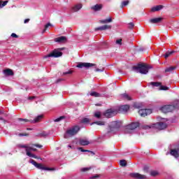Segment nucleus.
Returning a JSON list of instances; mask_svg holds the SVG:
<instances>
[{
  "instance_id": "obj_1",
  "label": "nucleus",
  "mask_w": 179,
  "mask_h": 179,
  "mask_svg": "<svg viewBox=\"0 0 179 179\" xmlns=\"http://www.w3.org/2000/svg\"><path fill=\"white\" fill-rule=\"evenodd\" d=\"M152 66L148 64H139L137 66H133V71L137 73H141L142 75H147Z\"/></svg>"
},
{
  "instance_id": "obj_2",
  "label": "nucleus",
  "mask_w": 179,
  "mask_h": 179,
  "mask_svg": "<svg viewBox=\"0 0 179 179\" xmlns=\"http://www.w3.org/2000/svg\"><path fill=\"white\" fill-rule=\"evenodd\" d=\"M80 131V127L78 125H76L70 129H68L64 134V138L68 139V138H71L72 136H75L76 134H78Z\"/></svg>"
},
{
  "instance_id": "obj_3",
  "label": "nucleus",
  "mask_w": 179,
  "mask_h": 179,
  "mask_svg": "<svg viewBox=\"0 0 179 179\" xmlns=\"http://www.w3.org/2000/svg\"><path fill=\"white\" fill-rule=\"evenodd\" d=\"M43 115H39L34 118V120H27L23 118H18V121H20L22 125H24L26 122H30L31 124H36V122H40L41 120H43Z\"/></svg>"
},
{
  "instance_id": "obj_4",
  "label": "nucleus",
  "mask_w": 179,
  "mask_h": 179,
  "mask_svg": "<svg viewBox=\"0 0 179 179\" xmlns=\"http://www.w3.org/2000/svg\"><path fill=\"white\" fill-rule=\"evenodd\" d=\"M143 129H150V128H155L156 129H166L167 128V124L163 122H157L153 124L152 126L150 125H144L143 127Z\"/></svg>"
},
{
  "instance_id": "obj_5",
  "label": "nucleus",
  "mask_w": 179,
  "mask_h": 179,
  "mask_svg": "<svg viewBox=\"0 0 179 179\" xmlns=\"http://www.w3.org/2000/svg\"><path fill=\"white\" fill-rule=\"evenodd\" d=\"M121 127V122L120 121H114L110 123L109 124V129L108 130V132H112L114 134L115 132V129H118Z\"/></svg>"
},
{
  "instance_id": "obj_6",
  "label": "nucleus",
  "mask_w": 179,
  "mask_h": 179,
  "mask_svg": "<svg viewBox=\"0 0 179 179\" xmlns=\"http://www.w3.org/2000/svg\"><path fill=\"white\" fill-rule=\"evenodd\" d=\"M29 163H31V164H33V166H34L35 167H36V169H38L39 170H45L48 171H52V170H54V169L45 167L41 164H37V162H36V161H34V159H31L29 161Z\"/></svg>"
},
{
  "instance_id": "obj_7",
  "label": "nucleus",
  "mask_w": 179,
  "mask_h": 179,
  "mask_svg": "<svg viewBox=\"0 0 179 179\" xmlns=\"http://www.w3.org/2000/svg\"><path fill=\"white\" fill-rule=\"evenodd\" d=\"M177 108V106L174 105H166L160 108V110L162 113H171V111H174Z\"/></svg>"
},
{
  "instance_id": "obj_8",
  "label": "nucleus",
  "mask_w": 179,
  "mask_h": 179,
  "mask_svg": "<svg viewBox=\"0 0 179 179\" xmlns=\"http://www.w3.org/2000/svg\"><path fill=\"white\" fill-rule=\"evenodd\" d=\"M139 127V122H133L126 126L125 132L126 134L129 133V131H134Z\"/></svg>"
},
{
  "instance_id": "obj_9",
  "label": "nucleus",
  "mask_w": 179,
  "mask_h": 179,
  "mask_svg": "<svg viewBox=\"0 0 179 179\" xmlns=\"http://www.w3.org/2000/svg\"><path fill=\"white\" fill-rule=\"evenodd\" d=\"M170 155L176 159L177 157H179V143L175 145L174 148L171 149Z\"/></svg>"
},
{
  "instance_id": "obj_10",
  "label": "nucleus",
  "mask_w": 179,
  "mask_h": 179,
  "mask_svg": "<svg viewBox=\"0 0 179 179\" xmlns=\"http://www.w3.org/2000/svg\"><path fill=\"white\" fill-rule=\"evenodd\" d=\"M117 114V110H115L114 109H108L104 113V116L106 118H111V117H114Z\"/></svg>"
},
{
  "instance_id": "obj_11",
  "label": "nucleus",
  "mask_w": 179,
  "mask_h": 179,
  "mask_svg": "<svg viewBox=\"0 0 179 179\" xmlns=\"http://www.w3.org/2000/svg\"><path fill=\"white\" fill-rule=\"evenodd\" d=\"M62 56V52H59L58 50H54L52 53L45 56V58H50L51 57H53L54 58H58Z\"/></svg>"
},
{
  "instance_id": "obj_12",
  "label": "nucleus",
  "mask_w": 179,
  "mask_h": 179,
  "mask_svg": "<svg viewBox=\"0 0 179 179\" xmlns=\"http://www.w3.org/2000/svg\"><path fill=\"white\" fill-rule=\"evenodd\" d=\"M138 114L141 117H146L147 115L152 114V109H141L138 110Z\"/></svg>"
},
{
  "instance_id": "obj_13",
  "label": "nucleus",
  "mask_w": 179,
  "mask_h": 179,
  "mask_svg": "<svg viewBox=\"0 0 179 179\" xmlns=\"http://www.w3.org/2000/svg\"><path fill=\"white\" fill-rule=\"evenodd\" d=\"M92 66H96V64L92 63H80L77 65V68H90Z\"/></svg>"
},
{
  "instance_id": "obj_14",
  "label": "nucleus",
  "mask_w": 179,
  "mask_h": 179,
  "mask_svg": "<svg viewBox=\"0 0 179 179\" xmlns=\"http://www.w3.org/2000/svg\"><path fill=\"white\" fill-rule=\"evenodd\" d=\"M130 176H131L133 178H138V179H145V178H146V176L141 175V174L138 173H130Z\"/></svg>"
},
{
  "instance_id": "obj_15",
  "label": "nucleus",
  "mask_w": 179,
  "mask_h": 179,
  "mask_svg": "<svg viewBox=\"0 0 179 179\" xmlns=\"http://www.w3.org/2000/svg\"><path fill=\"white\" fill-rule=\"evenodd\" d=\"M78 143L81 146H87V145H90V141L86 138H80Z\"/></svg>"
},
{
  "instance_id": "obj_16",
  "label": "nucleus",
  "mask_w": 179,
  "mask_h": 179,
  "mask_svg": "<svg viewBox=\"0 0 179 179\" xmlns=\"http://www.w3.org/2000/svg\"><path fill=\"white\" fill-rule=\"evenodd\" d=\"M18 148H22L24 149H25V150L27 151V148H30L31 149L29 150V152H30V150H33L34 152H36L37 150L36 148H33V147L30 145H22V144H20L18 145Z\"/></svg>"
},
{
  "instance_id": "obj_17",
  "label": "nucleus",
  "mask_w": 179,
  "mask_h": 179,
  "mask_svg": "<svg viewBox=\"0 0 179 179\" xmlns=\"http://www.w3.org/2000/svg\"><path fill=\"white\" fill-rule=\"evenodd\" d=\"M55 43H66L67 38H66V36H60L55 38Z\"/></svg>"
},
{
  "instance_id": "obj_18",
  "label": "nucleus",
  "mask_w": 179,
  "mask_h": 179,
  "mask_svg": "<svg viewBox=\"0 0 179 179\" xmlns=\"http://www.w3.org/2000/svg\"><path fill=\"white\" fill-rule=\"evenodd\" d=\"M3 73L5 76H13V71L10 69H6L3 71Z\"/></svg>"
},
{
  "instance_id": "obj_19",
  "label": "nucleus",
  "mask_w": 179,
  "mask_h": 179,
  "mask_svg": "<svg viewBox=\"0 0 179 179\" xmlns=\"http://www.w3.org/2000/svg\"><path fill=\"white\" fill-rule=\"evenodd\" d=\"M29 149H31V148L30 147H27V155L29 156V157H33L34 159H38L41 160V158L40 157H38L36 155L31 154L30 152H29Z\"/></svg>"
},
{
  "instance_id": "obj_20",
  "label": "nucleus",
  "mask_w": 179,
  "mask_h": 179,
  "mask_svg": "<svg viewBox=\"0 0 179 179\" xmlns=\"http://www.w3.org/2000/svg\"><path fill=\"white\" fill-rule=\"evenodd\" d=\"M91 9H92V10H94L95 12L101 10V9H103V5L96 4L95 6H93L92 7H91Z\"/></svg>"
},
{
  "instance_id": "obj_21",
  "label": "nucleus",
  "mask_w": 179,
  "mask_h": 179,
  "mask_svg": "<svg viewBox=\"0 0 179 179\" xmlns=\"http://www.w3.org/2000/svg\"><path fill=\"white\" fill-rule=\"evenodd\" d=\"M128 110H129V106L128 105H123L119 108V111H121L122 113H127Z\"/></svg>"
},
{
  "instance_id": "obj_22",
  "label": "nucleus",
  "mask_w": 179,
  "mask_h": 179,
  "mask_svg": "<svg viewBox=\"0 0 179 179\" xmlns=\"http://www.w3.org/2000/svg\"><path fill=\"white\" fill-rule=\"evenodd\" d=\"M163 9V6L162 5H158L156 6H154L151 8V12H157L159 10H162Z\"/></svg>"
},
{
  "instance_id": "obj_23",
  "label": "nucleus",
  "mask_w": 179,
  "mask_h": 179,
  "mask_svg": "<svg viewBox=\"0 0 179 179\" xmlns=\"http://www.w3.org/2000/svg\"><path fill=\"white\" fill-rule=\"evenodd\" d=\"M83 6L82 3L76 4L73 7V12H78V10H80Z\"/></svg>"
},
{
  "instance_id": "obj_24",
  "label": "nucleus",
  "mask_w": 179,
  "mask_h": 179,
  "mask_svg": "<svg viewBox=\"0 0 179 179\" xmlns=\"http://www.w3.org/2000/svg\"><path fill=\"white\" fill-rule=\"evenodd\" d=\"M163 20V18L162 17H157V18H152L150 20V22L155 24V23H160V21Z\"/></svg>"
},
{
  "instance_id": "obj_25",
  "label": "nucleus",
  "mask_w": 179,
  "mask_h": 179,
  "mask_svg": "<svg viewBox=\"0 0 179 179\" xmlns=\"http://www.w3.org/2000/svg\"><path fill=\"white\" fill-rule=\"evenodd\" d=\"M111 29V25H103L96 29V30H108Z\"/></svg>"
},
{
  "instance_id": "obj_26",
  "label": "nucleus",
  "mask_w": 179,
  "mask_h": 179,
  "mask_svg": "<svg viewBox=\"0 0 179 179\" xmlns=\"http://www.w3.org/2000/svg\"><path fill=\"white\" fill-rule=\"evenodd\" d=\"M111 22H113V19L110 17L109 18L106 19V20H100V23H102L103 24H106L107 23H111Z\"/></svg>"
},
{
  "instance_id": "obj_27",
  "label": "nucleus",
  "mask_w": 179,
  "mask_h": 179,
  "mask_svg": "<svg viewBox=\"0 0 179 179\" xmlns=\"http://www.w3.org/2000/svg\"><path fill=\"white\" fill-rule=\"evenodd\" d=\"M90 122V120L87 117H84L80 120L81 124H89Z\"/></svg>"
},
{
  "instance_id": "obj_28",
  "label": "nucleus",
  "mask_w": 179,
  "mask_h": 179,
  "mask_svg": "<svg viewBox=\"0 0 179 179\" xmlns=\"http://www.w3.org/2000/svg\"><path fill=\"white\" fill-rule=\"evenodd\" d=\"M90 96H92L93 97H101V94L96 92H91Z\"/></svg>"
},
{
  "instance_id": "obj_29",
  "label": "nucleus",
  "mask_w": 179,
  "mask_h": 179,
  "mask_svg": "<svg viewBox=\"0 0 179 179\" xmlns=\"http://www.w3.org/2000/svg\"><path fill=\"white\" fill-rule=\"evenodd\" d=\"M94 124H96V125H105L106 123L103 121H97V122H94L92 123H91V125H94Z\"/></svg>"
},
{
  "instance_id": "obj_30",
  "label": "nucleus",
  "mask_w": 179,
  "mask_h": 179,
  "mask_svg": "<svg viewBox=\"0 0 179 179\" xmlns=\"http://www.w3.org/2000/svg\"><path fill=\"white\" fill-rule=\"evenodd\" d=\"M150 85H151V86H155V87H159V86L160 87L162 83L159 82H151L150 83Z\"/></svg>"
},
{
  "instance_id": "obj_31",
  "label": "nucleus",
  "mask_w": 179,
  "mask_h": 179,
  "mask_svg": "<svg viewBox=\"0 0 179 179\" xmlns=\"http://www.w3.org/2000/svg\"><path fill=\"white\" fill-rule=\"evenodd\" d=\"M174 69H176V66H169V67H167L165 69V72L166 73H167V72H173V71H174Z\"/></svg>"
},
{
  "instance_id": "obj_32",
  "label": "nucleus",
  "mask_w": 179,
  "mask_h": 179,
  "mask_svg": "<svg viewBox=\"0 0 179 179\" xmlns=\"http://www.w3.org/2000/svg\"><path fill=\"white\" fill-rule=\"evenodd\" d=\"M122 96L124 100H128V101L132 100V98H131V96L127 94H123Z\"/></svg>"
},
{
  "instance_id": "obj_33",
  "label": "nucleus",
  "mask_w": 179,
  "mask_h": 179,
  "mask_svg": "<svg viewBox=\"0 0 179 179\" xmlns=\"http://www.w3.org/2000/svg\"><path fill=\"white\" fill-rule=\"evenodd\" d=\"M174 52H176L174 50L171 51V52H167L164 55L165 58H169V57H170V55H173V54H174Z\"/></svg>"
},
{
  "instance_id": "obj_34",
  "label": "nucleus",
  "mask_w": 179,
  "mask_h": 179,
  "mask_svg": "<svg viewBox=\"0 0 179 179\" xmlns=\"http://www.w3.org/2000/svg\"><path fill=\"white\" fill-rule=\"evenodd\" d=\"M120 164L122 166V167H125V166H127V161L122 159L120 161Z\"/></svg>"
},
{
  "instance_id": "obj_35",
  "label": "nucleus",
  "mask_w": 179,
  "mask_h": 179,
  "mask_svg": "<svg viewBox=\"0 0 179 179\" xmlns=\"http://www.w3.org/2000/svg\"><path fill=\"white\" fill-rule=\"evenodd\" d=\"M94 117H96V118H100L101 117V113L99 111H96L94 113Z\"/></svg>"
},
{
  "instance_id": "obj_36",
  "label": "nucleus",
  "mask_w": 179,
  "mask_h": 179,
  "mask_svg": "<svg viewBox=\"0 0 179 179\" xmlns=\"http://www.w3.org/2000/svg\"><path fill=\"white\" fill-rule=\"evenodd\" d=\"M159 173L156 171H152L150 172V176H152V177H156V176H158Z\"/></svg>"
},
{
  "instance_id": "obj_37",
  "label": "nucleus",
  "mask_w": 179,
  "mask_h": 179,
  "mask_svg": "<svg viewBox=\"0 0 179 179\" xmlns=\"http://www.w3.org/2000/svg\"><path fill=\"white\" fill-rule=\"evenodd\" d=\"M159 90H169V87L161 85L159 86Z\"/></svg>"
},
{
  "instance_id": "obj_38",
  "label": "nucleus",
  "mask_w": 179,
  "mask_h": 179,
  "mask_svg": "<svg viewBox=\"0 0 179 179\" xmlns=\"http://www.w3.org/2000/svg\"><path fill=\"white\" fill-rule=\"evenodd\" d=\"M52 26V24H51V23H48L45 25V29H43V33H45V30H47V29H48V27Z\"/></svg>"
},
{
  "instance_id": "obj_39",
  "label": "nucleus",
  "mask_w": 179,
  "mask_h": 179,
  "mask_svg": "<svg viewBox=\"0 0 179 179\" xmlns=\"http://www.w3.org/2000/svg\"><path fill=\"white\" fill-rule=\"evenodd\" d=\"M115 43L117 44V45H122V39H117Z\"/></svg>"
},
{
  "instance_id": "obj_40",
  "label": "nucleus",
  "mask_w": 179,
  "mask_h": 179,
  "mask_svg": "<svg viewBox=\"0 0 179 179\" xmlns=\"http://www.w3.org/2000/svg\"><path fill=\"white\" fill-rule=\"evenodd\" d=\"M65 117L62 116L55 120V122H59V121H62Z\"/></svg>"
},
{
  "instance_id": "obj_41",
  "label": "nucleus",
  "mask_w": 179,
  "mask_h": 179,
  "mask_svg": "<svg viewBox=\"0 0 179 179\" xmlns=\"http://www.w3.org/2000/svg\"><path fill=\"white\" fill-rule=\"evenodd\" d=\"M78 150H80V152H88V153H93V152L89 150H83L82 148H78Z\"/></svg>"
},
{
  "instance_id": "obj_42",
  "label": "nucleus",
  "mask_w": 179,
  "mask_h": 179,
  "mask_svg": "<svg viewBox=\"0 0 179 179\" xmlns=\"http://www.w3.org/2000/svg\"><path fill=\"white\" fill-rule=\"evenodd\" d=\"M128 3H129V1H124L122 3V6L121 8H124V6H127V5H128Z\"/></svg>"
},
{
  "instance_id": "obj_43",
  "label": "nucleus",
  "mask_w": 179,
  "mask_h": 179,
  "mask_svg": "<svg viewBox=\"0 0 179 179\" xmlns=\"http://www.w3.org/2000/svg\"><path fill=\"white\" fill-rule=\"evenodd\" d=\"M95 72H104V68L96 69H95Z\"/></svg>"
},
{
  "instance_id": "obj_44",
  "label": "nucleus",
  "mask_w": 179,
  "mask_h": 179,
  "mask_svg": "<svg viewBox=\"0 0 179 179\" xmlns=\"http://www.w3.org/2000/svg\"><path fill=\"white\" fill-rule=\"evenodd\" d=\"M6 5H8V1H3V3L1 4V7L3 8V6H6Z\"/></svg>"
},
{
  "instance_id": "obj_45",
  "label": "nucleus",
  "mask_w": 179,
  "mask_h": 179,
  "mask_svg": "<svg viewBox=\"0 0 179 179\" xmlns=\"http://www.w3.org/2000/svg\"><path fill=\"white\" fill-rule=\"evenodd\" d=\"M11 37H13V38H17V37H19V36H17L16 34L13 33L11 34Z\"/></svg>"
},
{
  "instance_id": "obj_46",
  "label": "nucleus",
  "mask_w": 179,
  "mask_h": 179,
  "mask_svg": "<svg viewBox=\"0 0 179 179\" xmlns=\"http://www.w3.org/2000/svg\"><path fill=\"white\" fill-rule=\"evenodd\" d=\"M90 169V168H83V169H81V171H83V172L89 171Z\"/></svg>"
},
{
  "instance_id": "obj_47",
  "label": "nucleus",
  "mask_w": 179,
  "mask_h": 179,
  "mask_svg": "<svg viewBox=\"0 0 179 179\" xmlns=\"http://www.w3.org/2000/svg\"><path fill=\"white\" fill-rule=\"evenodd\" d=\"M72 71H66L65 73H64V75H71L72 73Z\"/></svg>"
},
{
  "instance_id": "obj_48",
  "label": "nucleus",
  "mask_w": 179,
  "mask_h": 179,
  "mask_svg": "<svg viewBox=\"0 0 179 179\" xmlns=\"http://www.w3.org/2000/svg\"><path fill=\"white\" fill-rule=\"evenodd\" d=\"M20 136H29V134H20Z\"/></svg>"
},
{
  "instance_id": "obj_49",
  "label": "nucleus",
  "mask_w": 179,
  "mask_h": 179,
  "mask_svg": "<svg viewBox=\"0 0 179 179\" xmlns=\"http://www.w3.org/2000/svg\"><path fill=\"white\" fill-rule=\"evenodd\" d=\"M129 26L130 29H132V27H134V23L130 22V23L129 24Z\"/></svg>"
},
{
  "instance_id": "obj_50",
  "label": "nucleus",
  "mask_w": 179,
  "mask_h": 179,
  "mask_svg": "<svg viewBox=\"0 0 179 179\" xmlns=\"http://www.w3.org/2000/svg\"><path fill=\"white\" fill-rule=\"evenodd\" d=\"M29 22H30V19H26L24 20V23H29Z\"/></svg>"
},
{
  "instance_id": "obj_51",
  "label": "nucleus",
  "mask_w": 179,
  "mask_h": 179,
  "mask_svg": "<svg viewBox=\"0 0 179 179\" xmlns=\"http://www.w3.org/2000/svg\"><path fill=\"white\" fill-rule=\"evenodd\" d=\"M34 146H36V148H43V145L38 144H36Z\"/></svg>"
},
{
  "instance_id": "obj_52",
  "label": "nucleus",
  "mask_w": 179,
  "mask_h": 179,
  "mask_svg": "<svg viewBox=\"0 0 179 179\" xmlns=\"http://www.w3.org/2000/svg\"><path fill=\"white\" fill-rule=\"evenodd\" d=\"M97 177H99V176H94L92 177V178H97Z\"/></svg>"
},
{
  "instance_id": "obj_53",
  "label": "nucleus",
  "mask_w": 179,
  "mask_h": 179,
  "mask_svg": "<svg viewBox=\"0 0 179 179\" xmlns=\"http://www.w3.org/2000/svg\"><path fill=\"white\" fill-rule=\"evenodd\" d=\"M27 131H31V128H27Z\"/></svg>"
},
{
  "instance_id": "obj_54",
  "label": "nucleus",
  "mask_w": 179,
  "mask_h": 179,
  "mask_svg": "<svg viewBox=\"0 0 179 179\" xmlns=\"http://www.w3.org/2000/svg\"><path fill=\"white\" fill-rule=\"evenodd\" d=\"M42 135H43V136H47V134H44V133H43Z\"/></svg>"
},
{
  "instance_id": "obj_55",
  "label": "nucleus",
  "mask_w": 179,
  "mask_h": 179,
  "mask_svg": "<svg viewBox=\"0 0 179 179\" xmlns=\"http://www.w3.org/2000/svg\"><path fill=\"white\" fill-rule=\"evenodd\" d=\"M3 111H2V110H0V114H3Z\"/></svg>"
},
{
  "instance_id": "obj_56",
  "label": "nucleus",
  "mask_w": 179,
  "mask_h": 179,
  "mask_svg": "<svg viewBox=\"0 0 179 179\" xmlns=\"http://www.w3.org/2000/svg\"><path fill=\"white\" fill-rule=\"evenodd\" d=\"M29 99H34V96H33V97H29Z\"/></svg>"
},
{
  "instance_id": "obj_57",
  "label": "nucleus",
  "mask_w": 179,
  "mask_h": 179,
  "mask_svg": "<svg viewBox=\"0 0 179 179\" xmlns=\"http://www.w3.org/2000/svg\"><path fill=\"white\" fill-rule=\"evenodd\" d=\"M57 82H61V80H57Z\"/></svg>"
},
{
  "instance_id": "obj_58",
  "label": "nucleus",
  "mask_w": 179,
  "mask_h": 179,
  "mask_svg": "<svg viewBox=\"0 0 179 179\" xmlns=\"http://www.w3.org/2000/svg\"><path fill=\"white\" fill-rule=\"evenodd\" d=\"M0 120H3L2 117H0Z\"/></svg>"
},
{
  "instance_id": "obj_59",
  "label": "nucleus",
  "mask_w": 179,
  "mask_h": 179,
  "mask_svg": "<svg viewBox=\"0 0 179 179\" xmlns=\"http://www.w3.org/2000/svg\"><path fill=\"white\" fill-rule=\"evenodd\" d=\"M0 8H1V1H0Z\"/></svg>"
},
{
  "instance_id": "obj_60",
  "label": "nucleus",
  "mask_w": 179,
  "mask_h": 179,
  "mask_svg": "<svg viewBox=\"0 0 179 179\" xmlns=\"http://www.w3.org/2000/svg\"><path fill=\"white\" fill-rule=\"evenodd\" d=\"M69 148H71V145H69Z\"/></svg>"
}]
</instances>
